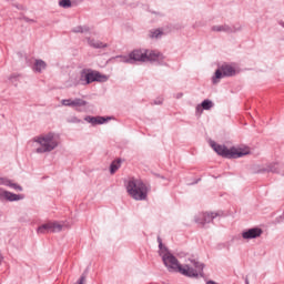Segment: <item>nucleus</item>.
I'll use <instances>...</instances> for the list:
<instances>
[{
  "label": "nucleus",
  "mask_w": 284,
  "mask_h": 284,
  "mask_svg": "<svg viewBox=\"0 0 284 284\" xmlns=\"http://www.w3.org/2000/svg\"><path fill=\"white\" fill-rule=\"evenodd\" d=\"M122 63L148 62V49H136L126 55L118 57Z\"/></svg>",
  "instance_id": "nucleus-7"
},
{
  "label": "nucleus",
  "mask_w": 284,
  "mask_h": 284,
  "mask_svg": "<svg viewBox=\"0 0 284 284\" xmlns=\"http://www.w3.org/2000/svg\"><path fill=\"white\" fill-rule=\"evenodd\" d=\"M47 68H48V63H45V61H43L41 59H36L33 61L32 70L37 74H41V73L45 72Z\"/></svg>",
  "instance_id": "nucleus-14"
},
{
  "label": "nucleus",
  "mask_w": 284,
  "mask_h": 284,
  "mask_svg": "<svg viewBox=\"0 0 284 284\" xmlns=\"http://www.w3.org/2000/svg\"><path fill=\"white\" fill-rule=\"evenodd\" d=\"M159 255L161 256L166 270L169 272H179L181 274L182 264L179 263V260L163 245V242L159 240Z\"/></svg>",
  "instance_id": "nucleus-5"
},
{
  "label": "nucleus",
  "mask_w": 284,
  "mask_h": 284,
  "mask_svg": "<svg viewBox=\"0 0 284 284\" xmlns=\"http://www.w3.org/2000/svg\"><path fill=\"white\" fill-rule=\"evenodd\" d=\"M110 80V75H105L99 71L91 70V83L98 81L99 83H105V81Z\"/></svg>",
  "instance_id": "nucleus-15"
},
{
  "label": "nucleus",
  "mask_w": 284,
  "mask_h": 284,
  "mask_svg": "<svg viewBox=\"0 0 284 284\" xmlns=\"http://www.w3.org/2000/svg\"><path fill=\"white\" fill-rule=\"evenodd\" d=\"M29 144L36 154H50L61 145V138L50 131L36 135L30 140Z\"/></svg>",
  "instance_id": "nucleus-1"
},
{
  "label": "nucleus",
  "mask_w": 284,
  "mask_h": 284,
  "mask_svg": "<svg viewBox=\"0 0 284 284\" xmlns=\"http://www.w3.org/2000/svg\"><path fill=\"white\" fill-rule=\"evenodd\" d=\"M213 32H232V28L227 24H216L212 27Z\"/></svg>",
  "instance_id": "nucleus-22"
},
{
  "label": "nucleus",
  "mask_w": 284,
  "mask_h": 284,
  "mask_svg": "<svg viewBox=\"0 0 284 284\" xmlns=\"http://www.w3.org/2000/svg\"><path fill=\"white\" fill-rule=\"evenodd\" d=\"M121 168V161L120 160H115L111 163V166H110V172L112 174H115L116 171Z\"/></svg>",
  "instance_id": "nucleus-27"
},
{
  "label": "nucleus",
  "mask_w": 284,
  "mask_h": 284,
  "mask_svg": "<svg viewBox=\"0 0 284 284\" xmlns=\"http://www.w3.org/2000/svg\"><path fill=\"white\" fill-rule=\"evenodd\" d=\"M281 168H283V165H281V163L272 162V163L267 164L266 166H264L261 170V172H273L276 174H281Z\"/></svg>",
  "instance_id": "nucleus-16"
},
{
  "label": "nucleus",
  "mask_w": 284,
  "mask_h": 284,
  "mask_svg": "<svg viewBox=\"0 0 284 284\" xmlns=\"http://www.w3.org/2000/svg\"><path fill=\"white\" fill-rule=\"evenodd\" d=\"M38 234H45L50 232V222L40 225L37 230Z\"/></svg>",
  "instance_id": "nucleus-26"
},
{
  "label": "nucleus",
  "mask_w": 284,
  "mask_h": 284,
  "mask_svg": "<svg viewBox=\"0 0 284 284\" xmlns=\"http://www.w3.org/2000/svg\"><path fill=\"white\" fill-rule=\"evenodd\" d=\"M165 34V31L163 29H152L149 31V38L150 39H161Z\"/></svg>",
  "instance_id": "nucleus-20"
},
{
  "label": "nucleus",
  "mask_w": 284,
  "mask_h": 284,
  "mask_svg": "<svg viewBox=\"0 0 284 284\" xmlns=\"http://www.w3.org/2000/svg\"><path fill=\"white\" fill-rule=\"evenodd\" d=\"M85 283V276H81L78 281V284H84Z\"/></svg>",
  "instance_id": "nucleus-30"
},
{
  "label": "nucleus",
  "mask_w": 284,
  "mask_h": 284,
  "mask_svg": "<svg viewBox=\"0 0 284 284\" xmlns=\"http://www.w3.org/2000/svg\"><path fill=\"white\" fill-rule=\"evenodd\" d=\"M278 24H280L282 28H284V20H280V21H278Z\"/></svg>",
  "instance_id": "nucleus-32"
},
{
  "label": "nucleus",
  "mask_w": 284,
  "mask_h": 284,
  "mask_svg": "<svg viewBox=\"0 0 284 284\" xmlns=\"http://www.w3.org/2000/svg\"><path fill=\"white\" fill-rule=\"evenodd\" d=\"M163 59L161 52L146 50V61H163Z\"/></svg>",
  "instance_id": "nucleus-19"
},
{
  "label": "nucleus",
  "mask_w": 284,
  "mask_h": 284,
  "mask_svg": "<svg viewBox=\"0 0 284 284\" xmlns=\"http://www.w3.org/2000/svg\"><path fill=\"white\" fill-rule=\"evenodd\" d=\"M69 81L70 85H90L92 83V69H82L78 73H72Z\"/></svg>",
  "instance_id": "nucleus-6"
},
{
  "label": "nucleus",
  "mask_w": 284,
  "mask_h": 284,
  "mask_svg": "<svg viewBox=\"0 0 284 284\" xmlns=\"http://www.w3.org/2000/svg\"><path fill=\"white\" fill-rule=\"evenodd\" d=\"M219 216V213L214 212H206V213H199L195 215L194 221L197 225H207V223H212L214 219Z\"/></svg>",
  "instance_id": "nucleus-11"
},
{
  "label": "nucleus",
  "mask_w": 284,
  "mask_h": 284,
  "mask_svg": "<svg viewBox=\"0 0 284 284\" xmlns=\"http://www.w3.org/2000/svg\"><path fill=\"white\" fill-rule=\"evenodd\" d=\"M85 41L88 43V45H90V48H108V44L104 42H101L92 37L85 38Z\"/></svg>",
  "instance_id": "nucleus-18"
},
{
  "label": "nucleus",
  "mask_w": 284,
  "mask_h": 284,
  "mask_svg": "<svg viewBox=\"0 0 284 284\" xmlns=\"http://www.w3.org/2000/svg\"><path fill=\"white\" fill-rule=\"evenodd\" d=\"M59 6H60V8H71L72 7V1H70V0H60Z\"/></svg>",
  "instance_id": "nucleus-28"
},
{
  "label": "nucleus",
  "mask_w": 284,
  "mask_h": 284,
  "mask_svg": "<svg viewBox=\"0 0 284 284\" xmlns=\"http://www.w3.org/2000/svg\"><path fill=\"white\" fill-rule=\"evenodd\" d=\"M203 270H205V264L196 258L189 257L185 263L182 264L180 274L189 276V278H199V276H203Z\"/></svg>",
  "instance_id": "nucleus-4"
},
{
  "label": "nucleus",
  "mask_w": 284,
  "mask_h": 284,
  "mask_svg": "<svg viewBox=\"0 0 284 284\" xmlns=\"http://www.w3.org/2000/svg\"><path fill=\"white\" fill-rule=\"evenodd\" d=\"M84 108H88V101L81 99V98H75V110H79L81 112V110H84Z\"/></svg>",
  "instance_id": "nucleus-23"
},
{
  "label": "nucleus",
  "mask_w": 284,
  "mask_h": 284,
  "mask_svg": "<svg viewBox=\"0 0 284 284\" xmlns=\"http://www.w3.org/2000/svg\"><path fill=\"white\" fill-rule=\"evenodd\" d=\"M72 32L81 33V34H88L90 32V27L88 26H78L72 29Z\"/></svg>",
  "instance_id": "nucleus-24"
},
{
  "label": "nucleus",
  "mask_w": 284,
  "mask_h": 284,
  "mask_svg": "<svg viewBox=\"0 0 284 284\" xmlns=\"http://www.w3.org/2000/svg\"><path fill=\"white\" fill-rule=\"evenodd\" d=\"M69 123H81V119L77 118V116H71L68 120Z\"/></svg>",
  "instance_id": "nucleus-29"
},
{
  "label": "nucleus",
  "mask_w": 284,
  "mask_h": 284,
  "mask_svg": "<svg viewBox=\"0 0 284 284\" xmlns=\"http://www.w3.org/2000/svg\"><path fill=\"white\" fill-rule=\"evenodd\" d=\"M125 190L129 196L134 201H146L150 187L141 179L131 178L125 184Z\"/></svg>",
  "instance_id": "nucleus-3"
},
{
  "label": "nucleus",
  "mask_w": 284,
  "mask_h": 284,
  "mask_svg": "<svg viewBox=\"0 0 284 284\" xmlns=\"http://www.w3.org/2000/svg\"><path fill=\"white\" fill-rule=\"evenodd\" d=\"M241 236L243 241H254V239H261L263 236V229L251 227L242 231Z\"/></svg>",
  "instance_id": "nucleus-9"
},
{
  "label": "nucleus",
  "mask_w": 284,
  "mask_h": 284,
  "mask_svg": "<svg viewBox=\"0 0 284 284\" xmlns=\"http://www.w3.org/2000/svg\"><path fill=\"white\" fill-rule=\"evenodd\" d=\"M239 74V68L232 64H223L215 71V75L213 77V83H219V80L223 79L224 77H234Z\"/></svg>",
  "instance_id": "nucleus-8"
},
{
  "label": "nucleus",
  "mask_w": 284,
  "mask_h": 284,
  "mask_svg": "<svg viewBox=\"0 0 284 284\" xmlns=\"http://www.w3.org/2000/svg\"><path fill=\"white\" fill-rule=\"evenodd\" d=\"M84 121H87V123H91V125H103L104 123H108V121H112V116L88 115L84 118Z\"/></svg>",
  "instance_id": "nucleus-12"
},
{
  "label": "nucleus",
  "mask_w": 284,
  "mask_h": 284,
  "mask_svg": "<svg viewBox=\"0 0 284 284\" xmlns=\"http://www.w3.org/2000/svg\"><path fill=\"white\" fill-rule=\"evenodd\" d=\"M50 232H62L63 231V222H49Z\"/></svg>",
  "instance_id": "nucleus-21"
},
{
  "label": "nucleus",
  "mask_w": 284,
  "mask_h": 284,
  "mask_svg": "<svg viewBox=\"0 0 284 284\" xmlns=\"http://www.w3.org/2000/svg\"><path fill=\"white\" fill-rule=\"evenodd\" d=\"M0 185H6V187H11L16 192H22L23 186L19 185L18 183L12 182V180L8 178L0 176Z\"/></svg>",
  "instance_id": "nucleus-13"
},
{
  "label": "nucleus",
  "mask_w": 284,
  "mask_h": 284,
  "mask_svg": "<svg viewBox=\"0 0 284 284\" xmlns=\"http://www.w3.org/2000/svg\"><path fill=\"white\" fill-rule=\"evenodd\" d=\"M183 98V93H178L176 95H175V99H182Z\"/></svg>",
  "instance_id": "nucleus-31"
},
{
  "label": "nucleus",
  "mask_w": 284,
  "mask_h": 284,
  "mask_svg": "<svg viewBox=\"0 0 284 284\" xmlns=\"http://www.w3.org/2000/svg\"><path fill=\"white\" fill-rule=\"evenodd\" d=\"M23 199H26V195L23 194H16L0 187V201H9V203H14L17 201H23Z\"/></svg>",
  "instance_id": "nucleus-10"
},
{
  "label": "nucleus",
  "mask_w": 284,
  "mask_h": 284,
  "mask_svg": "<svg viewBox=\"0 0 284 284\" xmlns=\"http://www.w3.org/2000/svg\"><path fill=\"white\" fill-rule=\"evenodd\" d=\"M214 152L224 159H241L252 153V150L247 145H236L227 149L225 145L216 144L215 142L210 143Z\"/></svg>",
  "instance_id": "nucleus-2"
},
{
  "label": "nucleus",
  "mask_w": 284,
  "mask_h": 284,
  "mask_svg": "<svg viewBox=\"0 0 284 284\" xmlns=\"http://www.w3.org/2000/svg\"><path fill=\"white\" fill-rule=\"evenodd\" d=\"M214 108V102L211 100H204L201 104H199L195 109L196 114H203V110H212Z\"/></svg>",
  "instance_id": "nucleus-17"
},
{
  "label": "nucleus",
  "mask_w": 284,
  "mask_h": 284,
  "mask_svg": "<svg viewBox=\"0 0 284 284\" xmlns=\"http://www.w3.org/2000/svg\"><path fill=\"white\" fill-rule=\"evenodd\" d=\"M61 105L65 108H75V99H63L61 100Z\"/></svg>",
  "instance_id": "nucleus-25"
}]
</instances>
